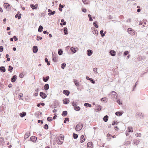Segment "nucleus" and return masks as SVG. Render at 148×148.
Masks as SVG:
<instances>
[{"instance_id": "obj_1", "label": "nucleus", "mask_w": 148, "mask_h": 148, "mask_svg": "<svg viewBox=\"0 0 148 148\" xmlns=\"http://www.w3.org/2000/svg\"><path fill=\"white\" fill-rule=\"evenodd\" d=\"M108 96L110 98H111V99L115 100H116L117 99V95L115 92L113 91L110 94H108Z\"/></svg>"}, {"instance_id": "obj_2", "label": "nucleus", "mask_w": 148, "mask_h": 148, "mask_svg": "<svg viewBox=\"0 0 148 148\" xmlns=\"http://www.w3.org/2000/svg\"><path fill=\"white\" fill-rule=\"evenodd\" d=\"M83 126V124L79 123L76 125L75 130L77 131H79L81 130Z\"/></svg>"}, {"instance_id": "obj_3", "label": "nucleus", "mask_w": 148, "mask_h": 148, "mask_svg": "<svg viewBox=\"0 0 148 148\" xmlns=\"http://www.w3.org/2000/svg\"><path fill=\"white\" fill-rule=\"evenodd\" d=\"M58 55L55 53H52V60L54 62H57L58 61Z\"/></svg>"}, {"instance_id": "obj_4", "label": "nucleus", "mask_w": 148, "mask_h": 148, "mask_svg": "<svg viewBox=\"0 0 148 148\" xmlns=\"http://www.w3.org/2000/svg\"><path fill=\"white\" fill-rule=\"evenodd\" d=\"M127 31L128 33L132 35H134L135 34V31L131 28H129Z\"/></svg>"}, {"instance_id": "obj_5", "label": "nucleus", "mask_w": 148, "mask_h": 148, "mask_svg": "<svg viewBox=\"0 0 148 148\" xmlns=\"http://www.w3.org/2000/svg\"><path fill=\"white\" fill-rule=\"evenodd\" d=\"M137 117L138 116L140 119H143L144 118V115L140 112H137L136 114Z\"/></svg>"}, {"instance_id": "obj_6", "label": "nucleus", "mask_w": 148, "mask_h": 148, "mask_svg": "<svg viewBox=\"0 0 148 148\" xmlns=\"http://www.w3.org/2000/svg\"><path fill=\"white\" fill-rule=\"evenodd\" d=\"M48 11L49 12L48 15L49 16L53 15L56 13V11H55L53 10L52 11L50 9H49L48 10Z\"/></svg>"}, {"instance_id": "obj_7", "label": "nucleus", "mask_w": 148, "mask_h": 148, "mask_svg": "<svg viewBox=\"0 0 148 148\" xmlns=\"http://www.w3.org/2000/svg\"><path fill=\"white\" fill-rule=\"evenodd\" d=\"M40 95L42 99H45L47 97V95L45 93L42 92H40Z\"/></svg>"}, {"instance_id": "obj_8", "label": "nucleus", "mask_w": 148, "mask_h": 148, "mask_svg": "<svg viewBox=\"0 0 148 148\" xmlns=\"http://www.w3.org/2000/svg\"><path fill=\"white\" fill-rule=\"evenodd\" d=\"M37 138L36 137L33 136L30 137V141L33 142H35Z\"/></svg>"}, {"instance_id": "obj_9", "label": "nucleus", "mask_w": 148, "mask_h": 148, "mask_svg": "<svg viewBox=\"0 0 148 148\" xmlns=\"http://www.w3.org/2000/svg\"><path fill=\"white\" fill-rule=\"evenodd\" d=\"M17 78V76L16 75H14L11 78V81L12 82H14L16 81Z\"/></svg>"}, {"instance_id": "obj_10", "label": "nucleus", "mask_w": 148, "mask_h": 148, "mask_svg": "<svg viewBox=\"0 0 148 148\" xmlns=\"http://www.w3.org/2000/svg\"><path fill=\"white\" fill-rule=\"evenodd\" d=\"M63 101L64 104H67L69 103L70 100L69 98H65L63 100Z\"/></svg>"}, {"instance_id": "obj_11", "label": "nucleus", "mask_w": 148, "mask_h": 148, "mask_svg": "<svg viewBox=\"0 0 148 148\" xmlns=\"http://www.w3.org/2000/svg\"><path fill=\"white\" fill-rule=\"evenodd\" d=\"M63 93L65 95L68 96L70 94V91L68 90H64L63 91Z\"/></svg>"}, {"instance_id": "obj_12", "label": "nucleus", "mask_w": 148, "mask_h": 148, "mask_svg": "<svg viewBox=\"0 0 148 148\" xmlns=\"http://www.w3.org/2000/svg\"><path fill=\"white\" fill-rule=\"evenodd\" d=\"M33 51L34 53H36L38 51V48L37 46H34L33 47Z\"/></svg>"}, {"instance_id": "obj_13", "label": "nucleus", "mask_w": 148, "mask_h": 148, "mask_svg": "<svg viewBox=\"0 0 148 148\" xmlns=\"http://www.w3.org/2000/svg\"><path fill=\"white\" fill-rule=\"evenodd\" d=\"M93 53L92 50L90 49H88L87 50V55L88 56H91Z\"/></svg>"}, {"instance_id": "obj_14", "label": "nucleus", "mask_w": 148, "mask_h": 148, "mask_svg": "<svg viewBox=\"0 0 148 148\" xmlns=\"http://www.w3.org/2000/svg\"><path fill=\"white\" fill-rule=\"evenodd\" d=\"M71 50L73 53H75L77 50L76 49V48L74 47H72L71 48Z\"/></svg>"}, {"instance_id": "obj_15", "label": "nucleus", "mask_w": 148, "mask_h": 148, "mask_svg": "<svg viewBox=\"0 0 148 148\" xmlns=\"http://www.w3.org/2000/svg\"><path fill=\"white\" fill-rule=\"evenodd\" d=\"M87 148H92V143L91 142H89L87 144Z\"/></svg>"}, {"instance_id": "obj_16", "label": "nucleus", "mask_w": 148, "mask_h": 148, "mask_svg": "<svg viewBox=\"0 0 148 148\" xmlns=\"http://www.w3.org/2000/svg\"><path fill=\"white\" fill-rule=\"evenodd\" d=\"M109 53L112 56H114L116 55V52L114 50H111L110 51Z\"/></svg>"}, {"instance_id": "obj_17", "label": "nucleus", "mask_w": 148, "mask_h": 148, "mask_svg": "<svg viewBox=\"0 0 148 148\" xmlns=\"http://www.w3.org/2000/svg\"><path fill=\"white\" fill-rule=\"evenodd\" d=\"M65 6L64 5H62L61 3H60L59 5V8H58V9L59 10L60 12H62V9Z\"/></svg>"}, {"instance_id": "obj_18", "label": "nucleus", "mask_w": 148, "mask_h": 148, "mask_svg": "<svg viewBox=\"0 0 148 148\" xmlns=\"http://www.w3.org/2000/svg\"><path fill=\"white\" fill-rule=\"evenodd\" d=\"M123 114V112H115V114L119 116H121Z\"/></svg>"}, {"instance_id": "obj_19", "label": "nucleus", "mask_w": 148, "mask_h": 148, "mask_svg": "<svg viewBox=\"0 0 148 148\" xmlns=\"http://www.w3.org/2000/svg\"><path fill=\"white\" fill-rule=\"evenodd\" d=\"M0 71L2 73L4 72L5 71V69L3 66H1L0 67Z\"/></svg>"}, {"instance_id": "obj_20", "label": "nucleus", "mask_w": 148, "mask_h": 148, "mask_svg": "<svg viewBox=\"0 0 148 148\" xmlns=\"http://www.w3.org/2000/svg\"><path fill=\"white\" fill-rule=\"evenodd\" d=\"M49 79V76H47L45 77H43L42 78L43 80L45 82H47Z\"/></svg>"}, {"instance_id": "obj_21", "label": "nucleus", "mask_w": 148, "mask_h": 148, "mask_svg": "<svg viewBox=\"0 0 148 148\" xmlns=\"http://www.w3.org/2000/svg\"><path fill=\"white\" fill-rule=\"evenodd\" d=\"M49 86L48 84H46L44 86V88L45 90H48L49 89Z\"/></svg>"}, {"instance_id": "obj_22", "label": "nucleus", "mask_w": 148, "mask_h": 148, "mask_svg": "<svg viewBox=\"0 0 148 148\" xmlns=\"http://www.w3.org/2000/svg\"><path fill=\"white\" fill-rule=\"evenodd\" d=\"M26 115V112H23L19 114L20 116L21 117H23L25 116Z\"/></svg>"}, {"instance_id": "obj_23", "label": "nucleus", "mask_w": 148, "mask_h": 148, "mask_svg": "<svg viewBox=\"0 0 148 148\" xmlns=\"http://www.w3.org/2000/svg\"><path fill=\"white\" fill-rule=\"evenodd\" d=\"M43 27L41 25L39 26L38 29V32H41L43 31Z\"/></svg>"}, {"instance_id": "obj_24", "label": "nucleus", "mask_w": 148, "mask_h": 148, "mask_svg": "<svg viewBox=\"0 0 148 148\" xmlns=\"http://www.w3.org/2000/svg\"><path fill=\"white\" fill-rule=\"evenodd\" d=\"M73 82L75 83V85L77 86H78L79 85V84L78 82V81L75 79H74Z\"/></svg>"}, {"instance_id": "obj_25", "label": "nucleus", "mask_w": 148, "mask_h": 148, "mask_svg": "<svg viewBox=\"0 0 148 148\" xmlns=\"http://www.w3.org/2000/svg\"><path fill=\"white\" fill-rule=\"evenodd\" d=\"M80 142L81 143H83L85 141V138L84 136L83 135H82L80 137Z\"/></svg>"}, {"instance_id": "obj_26", "label": "nucleus", "mask_w": 148, "mask_h": 148, "mask_svg": "<svg viewBox=\"0 0 148 148\" xmlns=\"http://www.w3.org/2000/svg\"><path fill=\"white\" fill-rule=\"evenodd\" d=\"M101 100L102 101H104L105 102H106L108 101V99L106 97H104L101 99Z\"/></svg>"}, {"instance_id": "obj_27", "label": "nucleus", "mask_w": 148, "mask_h": 148, "mask_svg": "<svg viewBox=\"0 0 148 148\" xmlns=\"http://www.w3.org/2000/svg\"><path fill=\"white\" fill-rule=\"evenodd\" d=\"M108 116L106 115L103 118V120L105 122H106L108 121Z\"/></svg>"}, {"instance_id": "obj_28", "label": "nucleus", "mask_w": 148, "mask_h": 148, "mask_svg": "<svg viewBox=\"0 0 148 148\" xmlns=\"http://www.w3.org/2000/svg\"><path fill=\"white\" fill-rule=\"evenodd\" d=\"M30 132H27L25 135L24 138L25 139H26L28 138L30 136Z\"/></svg>"}, {"instance_id": "obj_29", "label": "nucleus", "mask_w": 148, "mask_h": 148, "mask_svg": "<svg viewBox=\"0 0 148 148\" xmlns=\"http://www.w3.org/2000/svg\"><path fill=\"white\" fill-rule=\"evenodd\" d=\"M67 114V112L66 111H63L62 114V115L63 116H66Z\"/></svg>"}, {"instance_id": "obj_30", "label": "nucleus", "mask_w": 148, "mask_h": 148, "mask_svg": "<svg viewBox=\"0 0 148 148\" xmlns=\"http://www.w3.org/2000/svg\"><path fill=\"white\" fill-rule=\"evenodd\" d=\"M61 22L62 23H60V25H65L66 24V21H64V19H61Z\"/></svg>"}, {"instance_id": "obj_31", "label": "nucleus", "mask_w": 148, "mask_h": 148, "mask_svg": "<svg viewBox=\"0 0 148 148\" xmlns=\"http://www.w3.org/2000/svg\"><path fill=\"white\" fill-rule=\"evenodd\" d=\"M21 14H17L15 15V17L16 18H18V19H20L21 18Z\"/></svg>"}, {"instance_id": "obj_32", "label": "nucleus", "mask_w": 148, "mask_h": 148, "mask_svg": "<svg viewBox=\"0 0 148 148\" xmlns=\"http://www.w3.org/2000/svg\"><path fill=\"white\" fill-rule=\"evenodd\" d=\"M96 106L97 107V110L98 111H100L101 110V107L99 105H96Z\"/></svg>"}, {"instance_id": "obj_33", "label": "nucleus", "mask_w": 148, "mask_h": 148, "mask_svg": "<svg viewBox=\"0 0 148 148\" xmlns=\"http://www.w3.org/2000/svg\"><path fill=\"white\" fill-rule=\"evenodd\" d=\"M74 109L76 111H79L80 110V108L78 106H76L74 107Z\"/></svg>"}, {"instance_id": "obj_34", "label": "nucleus", "mask_w": 148, "mask_h": 148, "mask_svg": "<svg viewBox=\"0 0 148 148\" xmlns=\"http://www.w3.org/2000/svg\"><path fill=\"white\" fill-rule=\"evenodd\" d=\"M93 25L96 28H98L99 27L97 21H95L93 23Z\"/></svg>"}, {"instance_id": "obj_35", "label": "nucleus", "mask_w": 148, "mask_h": 148, "mask_svg": "<svg viewBox=\"0 0 148 148\" xmlns=\"http://www.w3.org/2000/svg\"><path fill=\"white\" fill-rule=\"evenodd\" d=\"M58 101H55V102L54 103V105H53V107H52L53 108H56L57 106H58Z\"/></svg>"}, {"instance_id": "obj_36", "label": "nucleus", "mask_w": 148, "mask_h": 148, "mask_svg": "<svg viewBox=\"0 0 148 148\" xmlns=\"http://www.w3.org/2000/svg\"><path fill=\"white\" fill-rule=\"evenodd\" d=\"M67 29L66 27H64V32L65 34L66 35L68 34Z\"/></svg>"}, {"instance_id": "obj_37", "label": "nucleus", "mask_w": 148, "mask_h": 148, "mask_svg": "<svg viewBox=\"0 0 148 148\" xmlns=\"http://www.w3.org/2000/svg\"><path fill=\"white\" fill-rule=\"evenodd\" d=\"M5 88V86L4 85L2 84L1 82H0V89L2 90L4 89Z\"/></svg>"}, {"instance_id": "obj_38", "label": "nucleus", "mask_w": 148, "mask_h": 148, "mask_svg": "<svg viewBox=\"0 0 148 148\" xmlns=\"http://www.w3.org/2000/svg\"><path fill=\"white\" fill-rule=\"evenodd\" d=\"M58 54L59 55H61L63 53V51L61 49H58Z\"/></svg>"}, {"instance_id": "obj_39", "label": "nucleus", "mask_w": 148, "mask_h": 148, "mask_svg": "<svg viewBox=\"0 0 148 148\" xmlns=\"http://www.w3.org/2000/svg\"><path fill=\"white\" fill-rule=\"evenodd\" d=\"M57 143L59 145H61L63 143L62 141H60L59 139H57Z\"/></svg>"}, {"instance_id": "obj_40", "label": "nucleus", "mask_w": 148, "mask_h": 148, "mask_svg": "<svg viewBox=\"0 0 148 148\" xmlns=\"http://www.w3.org/2000/svg\"><path fill=\"white\" fill-rule=\"evenodd\" d=\"M127 129L128 130V132H133V128L132 127H128Z\"/></svg>"}, {"instance_id": "obj_41", "label": "nucleus", "mask_w": 148, "mask_h": 148, "mask_svg": "<svg viewBox=\"0 0 148 148\" xmlns=\"http://www.w3.org/2000/svg\"><path fill=\"white\" fill-rule=\"evenodd\" d=\"M93 32V34H96V35H97L98 34V32L96 29H94V30Z\"/></svg>"}, {"instance_id": "obj_42", "label": "nucleus", "mask_w": 148, "mask_h": 148, "mask_svg": "<svg viewBox=\"0 0 148 148\" xmlns=\"http://www.w3.org/2000/svg\"><path fill=\"white\" fill-rule=\"evenodd\" d=\"M84 106L86 107H90L91 106V105L90 104H89L88 103H85L84 104Z\"/></svg>"}, {"instance_id": "obj_43", "label": "nucleus", "mask_w": 148, "mask_h": 148, "mask_svg": "<svg viewBox=\"0 0 148 148\" xmlns=\"http://www.w3.org/2000/svg\"><path fill=\"white\" fill-rule=\"evenodd\" d=\"M35 115L36 117L39 118L40 116L39 111H38L35 113Z\"/></svg>"}, {"instance_id": "obj_44", "label": "nucleus", "mask_w": 148, "mask_h": 148, "mask_svg": "<svg viewBox=\"0 0 148 148\" xmlns=\"http://www.w3.org/2000/svg\"><path fill=\"white\" fill-rule=\"evenodd\" d=\"M10 6V5L8 3H5L4 4V6L5 8H8Z\"/></svg>"}, {"instance_id": "obj_45", "label": "nucleus", "mask_w": 148, "mask_h": 148, "mask_svg": "<svg viewBox=\"0 0 148 148\" xmlns=\"http://www.w3.org/2000/svg\"><path fill=\"white\" fill-rule=\"evenodd\" d=\"M66 66V64H65V63H63L62 64H61V68L63 69H64L65 67Z\"/></svg>"}, {"instance_id": "obj_46", "label": "nucleus", "mask_w": 148, "mask_h": 148, "mask_svg": "<svg viewBox=\"0 0 148 148\" xmlns=\"http://www.w3.org/2000/svg\"><path fill=\"white\" fill-rule=\"evenodd\" d=\"M73 137L74 139H75L77 138L78 135L77 134L73 133Z\"/></svg>"}, {"instance_id": "obj_47", "label": "nucleus", "mask_w": 148, "mask_h": 148, "mask_svg": "<svg viewBox=\"0 0 148 148\" xmlns=\"http://www.w3.org/2000/svg\"><path fill=\"white\" fill-rule=\"evenodd\" d=\"M103 30H101L100 31V33L101 34V37H103L105 36V34L103 33Z\"/></svg>"}, {"instance_id": "obj_48", "label": "nucleus", "mask_w": 148, "mask_h": 148, "mask_svg": "<svg viewBox=\"0 0 148 148\" xmlns=\"http://www.w3.org/2000/svg\"><path fill=\"white\" fill-rule=\"evenodd\" d=\"M72 106L74 107L75 106H77V102H75L74 101H73V102L71 103Z\"/></svg>"}, {"instance_id": "obj_49", "label": "nucleus", "mask_w": 148, "mask_h": 148, "mask_svg": "<svg viewBox=\"0 0 148 148\" xmlns=\"http://www.w3.org/2000/svg\"><path fill=\"white\" fill-rule=\"evenodd\" d=\"M129 53V51H125L124 52L123 56H125Z\"/></svg>"}, {"instance_id": "obj_50", "label": "nucleus", "mask_w": 148, "mask_h": 148, "mask_svg": "<svg viewBox=\"0 0 148 148\" xmlns=\"http://www.w3.org/2000/svg\"><path fill=\"white\" fill-rule=\"evenodd\" d=\"M30 7L32 8V9H33V10L35 9V6L34 4H30Z\"/></svg>"}, {"instance_id": "obj_51", "label": "nucleus", "mask_w": 148, "mask_h": 148, "mask_svg": "<svg viewBox=\"0 0 148 148\" xmlns=\"http://www.w3.org/2000/svg\"><path fill=\"white\" fill-rule=\"evenodd\" d=\"M44 128L46 130H47L48 129V125L47 124H45L44 126Z\"/></svg>"}, {"instance_id": "obj_52", "label": "nucleus", "mask_w": 148, "mask_h": 148, "mask_svg": "<svg viewBox=\"0 0 148 148\" xmlns=\"http://www.w3.org/2000/svg\"><path fill=\"white\" fill-rule=\"evenodd\" d=\"M47 120L49 122H51L52 121V119H51V117H49L47 118Z\"/></svg>"}, {"instance_id": "obj_53", "label": "nucleus", "mask_w": 148, "mask_h": 148, "mask_svg": "<svg viewBox=\"0 0 148 148\" xmlns=\"http://www.w3.org/2000/svg\"><path fill=\"white\" fill-rule=\"evenodd\" d=\"M97 68H95L93 69V71H94V73L96 74L97 73Z\"/></svg>"}, {"instance_id": "obj_54", "label": "nucleus", "mask_w": 148, "mask_h": 148, "mask_svg": "<svg viewBox=\"0 0 148 148\" xmlns=\"http://www.w3.org/2000/svg\"><path fill=\"white\" fill-rule=\"evenodd\" d=\"M116 102L119 105H122V102L120 101V99H118L117 100Z\"/></svg>"}, {"instance_id": "obj_55", "label": "nucleus", "mask_w": 148, "mask_h": 148, "mask_svg": "<svg viewBox=\"0 0 148 148\" xmlns=\"http://www.w3.org/2000/svg\"><path fill=\"white\" fill-rule=\"evenodd\" d=\"M90 81L93 84H95V81L92 78H90Z\"/></svg>"}, {"instance_id": "obj_56", "label": "nucleus", "mask_w": 148, "mask_h": 148, "mask_svg": "<svg viewBox=\"0 0 148 148\" xmlns=\"http://www.w3.org/2000/svg\"><path fill=\"white\" fill-rule=\"evenodd\" d=\"M82 1L85 4H88V2L86 0H82Z\"/></svg>"}, {"instance_id": "obj_57", "label": "nucleus", "mask_w": 148, "mask_h": 148, "mask_svg": "<svg viewBox=\"0 0 148 148\" xmlns=\"http://www.w3.org/2000/svg\"><path fill=\"white\" fill-rule=\"evenodd\" d=\"M39 38L40 39V40H41L42 39V37H40L39 36H37L36 40L38 41L39 40Z\"/></svg>"}, {"instance_id": "obj_58", "label": "nucleus", "mask_w": 148, "mask_h": 148, "mask_svg": "<svg viewBox=\"0 0 148 148\" xmlns=\"http://www.w3.org/2000/svg\"><path fill=\"white\" fill-rule=\"evenodd\" d=\"M139 141L138 140H137L134 141V144H136L137 145L139 144Z\"/></svg>"}, {"instance_id": "obj_59", "label": "nucleus", "mask_w": 148, "mask_h": 148, "mask_svg": "<svg viewBox=\"0 0 148 148\" xmlns=\"http://www.w3.org/2000/svg\"><path fill=\"white\" fill-rule=\"evenodd\" d=\"M82 11L84 12V13H85L86 12V9H85V8H82Z\"/></svg>"}, {"instance_id": "obj_60", "label": "nucleus", "mask_w": 148, "mask_h": 148, "mask_svg": "<svg viewBox=\"0 0 148 148\" xmlns=\"http://www.w3.org/2000/svg\"><path fill=\"white\" fill-rule=\"evenodd\" d=\"M135 135L137 137H140L141 136V134L140 133L136 134Z\"/></svg>"}, {"instance_id": "obj_61", "label": "nucleus", "mask_w": 148, "mask_h": 148, "mask_svg": "<svg viewBox=\"0 0 148 148\" xmlns=\"http://www.w3.org/2000/svg\"><path fill=\"white\" fill-rule=\"evenodd\" d=\"M13 69V67H11V68H8V71H10V72H11L12 71Z\"/></svg>"}, {"instance_id": "obj_62", "label": "nucleus", "mask_w": 148, "mask_h": 148, "mask_svg": "<svg viewBox=\"0 0 148 148\" xmlns=\"http://www.w3.org/2000/svg\"><path fill=\"white\" fill-rule=\"evenodd\" d=\"M3 47L2 46H0V52L3 51Z\"/></svg>"}, {"instance_id": "obj_63", "label": "nucleus", "mask_w": 148, "mask_h": 148, "mask_svg": "<svg viewBox=\"0 0 148 148\" xmlns=\"http://www.w3.org/2000/svg\"><path fill=\"white\" fill-rule=\"evenodd\" d=\"M14 41H17L18 40V38H17L16 36H14Z\"/></svg>"}, {"instance_id": "obj_64", "label": "nucleus", "mask_w": 148, "mask_h": 148, "mask_svg": "<svg viewBox=\"0 0 148 148\" xmlns=\"http://www.w3.org/2000/svg\"><path fill=\"white\" fill-rule=\"evenodd\" d=\"M107 136L108 137V138H109L110 139L111 137V135L109 134H107Z\"/></svg>"}]
</instances>
